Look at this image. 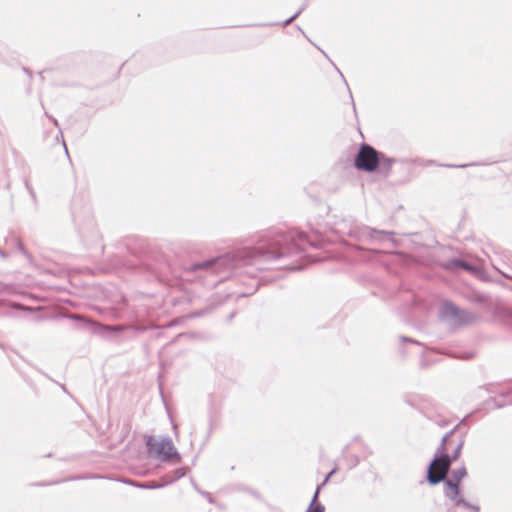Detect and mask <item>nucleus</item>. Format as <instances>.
<instances>
[{
	"instance_id": "obj_3",
	"label": "nucleus",
	"mask_w": 512,
	"mask_h": 512,
	"mask_svg": "<svg viewBox=\"0 0 512 512\" xmlns=\"http://www.w3.org/2000/svg\"><path fill=\"white\" fill-rule=\"evenodd\" d=\"M467 476V471L465 467H460L457 469H454L450 476L445 480L444 482V494L445 496L450 499L454 505L459 506L463 505L465 507H468L472 510H475L476 512L479 511L478 506L470 505L468 504L460 493V483L461 481Z\"/></svg>"
},
{
	"instance_id": "obj_4",
	"label": "nucleus",
	"mask_w": 512,
	"mask_h": 512,
	"mask_svg": "<svg viewBox=\"0 0 512 512\" xmlns=\"http://www.w3.org/2000/svg\"><path fill=\"white\" fill-rule=\"evenodd\" d=\"M149 453L160 460H171L177 457L176 449L171 440H154L147 441Z\"/></svg>"
},
{
	"instance_id": "obj_1",
	"label": "nucleus",
	"mask_w": 512,
	"mask_h": 512,
	"mask_svg": "<svg viewBox=\"0 0 512 512\" xmlns=\"http://www.w3.org/2000/svg\"><path fill=\"white\" fill-rule=\"evenodd\" d=\"M449 445L450 441H448L447 438H443L440 455L435 457L429 465L427 479L430 484L445 481L452 461H455L459 457L462 444H457L456 451L451 456L448 454Z\"/></svg>"
},
{
	"instance_id": "obj_2",
	"label": "nucleus",
	"mask_w": 512,
	"mask_h": 512,
	"mask_svg": "<svg viewBox=\"0 0 512 512\" xmlns=\"http://www.w3.org/2000/svg\"><path fill=\"white\" fill-rule=\"evenodd\" d=\"M393 161L378 153L373 147L363 144L354 159V166L361 171L374 172L378 168L390 170Z\"/></svg>"
},
{
	"instance_id": "obj_7",
	"label": "nucleus",
	"mask_w": 512,
	"mask_h": 512,
	"mask_svg": "<svg viewBox=\"0 0 512 512\" xmlns=\"http://www.w3.org/2000/svg\"><path fill=\"white\" fill-rule=\"evenodd\" d=\"M214 262H216V260L203 262L201 264L196 265L195 268L206 269V268L210 267Z\"/></svg>"
},
{
	"instance_id": "obj_8",
	"label": "nucleus",
	"mask_w": 512,
	"mask_h": 512,
	"mask_svg": "<svg viewBox=\"0 0 512 512\" xmlns=\"http://www.w3.org/2000/svg\"><path fill=\"white\" fill-rule=\"evenodd\" d=\"M459 265H460V266H462V267H464V268H467V265H466V264H464V263H462V262H459Z\"/></svg>"
},
{
	"instance_id": "obj_6",
	"label": "nucleus",
	"mask_w": 512,
	"mask_h": 512,
	"mask_svg": "<svg viewBox=\"0 0 512 512\" xmlns=\"http://www.w3.org/2000/svg\"><path fill=\"white\" fill-rule=\"evenodd\" d=\"M318 496L319 488H317L307 512H324V506L317 502Z\"/></svg>"
},
{
	"instance_id": "obj_5",
	"label": "nucleus",
	"mask_w": 512,
	"mask_h": 512,
	"mask_svg": "<svg viewBox=\"0 0 512 512\" xmlns=\"http://www.w3.org/2000/svg\"><path fill=\"white\" fill-rule=\"evenodd\" d=\"M441 315L451 318L459 324L468 323L473 320V316L468 312L456 307L450 301H444L441 306Z\"/></svg>"
}]
</instances>
